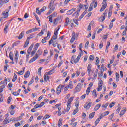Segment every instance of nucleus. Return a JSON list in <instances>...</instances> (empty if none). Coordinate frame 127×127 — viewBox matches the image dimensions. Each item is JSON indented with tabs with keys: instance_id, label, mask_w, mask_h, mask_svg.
Returning <instances> with one entry per match:
<instances>
[{
	"instance_id": "obj_38",
	"label": "nucleus",
	"mask_w": 127,
	"mask_h": 127,
	"mask_svg": "<svg viewBox=\"0 0 127 127\" xmlns=\"http://www.w3.org/2000/svg\"><path fill=\"white\" fill-rule=\"evenodd\" d=\"M125 113H126V110H125V109L122 110L120 112V116L121 117H122V116H123V115H124V114H125Z\"/></svg>"
},
{
	"instance_id": "obj_11",
	"label": "nucleus",
	"mask_w": 127,
	"mask_h": 127,
	"mask_svg": "<svg viewBox=\"0 0 127 127\" xmlns=\"http://www.w3.org/2000/svg\"><path fill=\"white\" fill-rule=\"evenodd\" d=\"M103 89V81H101L99 84H98V87L97 88V91H100L101 90Z\"/></svg>"
},
{
	"instance_id": "obj_1",
	"label": "nucleus",
	"mask_w": 127,
	"mask_h": 127,
	"mask_svg": "<svg viewBox=\"0 0 127 127\" xmlns=\"http://www.w3.org/2000/svg\"><path fill=\"white\" fill-rule=\"evenodd\" d=\"M41 54H42V51H41V49H39L37 53L35 54V56H34L29 61V63H32V62H34V61H35V60H36V59H37V58H38V57H39V56H40V55H41Z\"/></svg>"
},
{
	"instance_id": "obj_49",
	"label": "nucleus",
	"mask_w": 127,
	"mask_h": 127,
	"mask_svg": "<svg viewBox=\"0 0 127 127\" xmlns=\"http://www.w3.org/2000/svg\"><path fill=\"white\" fill-rule=\"evenodd\" d=\"M104 71H105V66L102 64L101 67V72H104Z\"/></svg>"
},
{
	"instance_id": "obj_46",
	"label": "nucleus",
	"mask_w": 127,
	"mask_h": 127,
	"mask_svg": "<svg viewBox=\"0 0 127 127\" xmlns=\"http://www.w3.org/2000/svg\"><path fill=\"white\" fill-rule=\"evenodd\" d=\"M75 121H76V119H75V118H73L71 121H69V123L70 125V126H72V125H73V123H74L75 122Z\"/></svg>"
},
{
	"instance_id": "obj_5",
	"label": "nucleus",
	"mask_w": 127,
	"mask_h": 127,
	"mask_svg": "<svg viewBox=\"0 0 127 127\" xmlns=\"http://www.w3.org/2000/svg\"><path fill=\"white\" fill-rule=\"evenodd\" d=\"M91 71H92V64H89L87 66V72H88V76H90Z\"/></svg>"
},
{
	"instance_id": "obj_13",
	"label": "nucleus",
	"mask_w": 127,
	"mask_h": 127,
	"mask_svg": "<svg viewBox=\"0 0 127 127\" xmlns=\"http://www.w3.org/2000/svg\"><path fill=\"white\" fill-rule=\"evenodd\" d=\"M92 106V102H89L88 104H85L84 106V109L86 110H89L90 108Z\"/></svg>"
},
{
	"instance_id": "obj_23",
	"label": "nucleus",
	"mask_w": 127,
	"mask_h": 127,
	"mask_svg": "<svg viewBox=\"0 0 127 127\" xmlns=\"http://www.w3.org/2000/svg\"><path fill=\"white\" fill-rule=\"evenodd\" d=\"M101 104H98L97 105H96L94 108V111H98V110H99V109H100V108L101 107Z\"/></svg>"
},
{
	"instance_id": "obj_50",
	"label": "nucleus",
	"mask_w": 127,
	"mask_h": 127,
	"mask_svg": "<svg viewBox=\"0 0 127 127\" xmlns=\"http://www.w3.org/2000/svg\"><path fill=\"white\" fill-rule=\"evenodd\" d=\"M104 117H106V114L103 113L102 114H101V116H100L99 118L101 120V119H103Z\"/></svg>"
},
{
	"instance_id": "obj_47",
	"label": "nucleus",
	"mask_w": 127,
	"mask_h": 127,
	"mask_svg": "<svg viewBox=\"0 0 127 127\" xmlns=\"http://www.w3.org/2000/svg\"><path fill=\"white\" fill-rule=\"evenodd\" d=\"M89 60H94V59H95V56H94V55H91L89 56Z\"/></svg>"
},
{
	"instance_id": "obj_34",
	"label": "nucleus",
	"mask_w": 127,
	"mask_h": 127,
	"mask_svg": "<svg viewBox=\"0 0 127 127\" xmlns=\"http://www.w3.org/2000/svg\"><path fill=\"white\" fill-rule=\"evenodd\" d=\"M45 30V29H42L41 32L38 34V35H39V36H41V35H43V34L44 33Z\"/></svg>"
},
{
	"instance_id": "obj_12",
	"label": "nucleus",
	"mask_w": 127,
	"mask_h": 127,
	"mask_svg": "<svg viewBox=\"0 0 127 127\" xmlns=\"http://www.w3.org/2000/svg\"><path fill=\"white\" fill-rule=\"evenodd\" d=\"M76 11V8H72L71 10H68L67 12V15H71L73 12Z\"/></svg>"
},
{
	"instance_id": "obj_56",
	"label": "nucleus",
	"mask_w": 127,
	"mask_h": 127,
	"mask_svg": "<svg viewBox=\"0 0 127 127\" xmlns=\"http://www.w3.org/2000/svg\"><path fill=\"white\" fill-rule=\"evenodd\" d=\"M83 54H84V53H83V51H81L80 53H79L78 56H77V57H78V58H81V56H83Z\"/></svg>"
},
{
	"instance_id": "obj_55",
	"label": "nucleus",
	"mask_w": 127,
	"mask_h": 127,
	"mask_svg": "<svg viewBox=\"0 0 127 127\" xmlns=\"http://www.w3.org/2000/svg\"><path fill=\"white\" fill-rule=\"evenodd\" d=\"M46 10V7L44 6L42 8V9L40 10V12H43V11H45V10Z\"/></svg>"
},
{
	"instance_id": "obj_41",
	"label": "nucleus",
	"mask_w": 127,
	"mask_h": 127,
	"mask_svg": "<svg viewBox=\"0 0 127 127\" xmlns=\"http://www.w3.org/2000/svg\"><path fill=\"white\" fill-rule=\"evenodd\" d=\"M96 63H95V65H98V64H99V63L100 62V59L99 58H98V57H96Z\"/></svg>"
},
{
	"instance_id": "obj_59",
	"label": "nucleus",
	"mask_w": 127,
	"mask_h": 127,
	"mask_svg": "<svg viewBox=\"0 0 127 127\" xmlns=\"http://www.w3.org/2000/svg\"><path fill=\"white\" fill-rule=\"evenodd\" d=\"M93 96H95V97L98 96V94L96 93V89H94L92 93Z\"/></svg>"
},
{
	"instance_id": "obj_9",
	"label": "nucleus",
	"mask_w": 127,
	"mask_h": 127,
	"mask_svg": "<svg viewBox=\"0 0 127 127\" xmlns=\"http://www.w3.org/2000/svg\"><path fill=\"white\" fill-rule=\"evenodd\" d=\"M38 30V29L37 28H32L28 31H27L26 33V34H29V33H31L32 32H34V31H37Z\"/></svg>"
},
{
	"instance_id": "obj_35",
	"label": "nucleus",
	"mask_w": 127,
	"mask_h": 127,
	"mask_svg": "<svg viewBox=\"0 0 127 127\" xmlns=\"http://www.w3.org/2000/svg\"><path fill=\"white\" fill-rule=\"evenodd\" d=\"M58 27L59 28L56 30L54 31V35H57V34H58V31H59V29L60 28V26H59Z\"/></svg>"
},
{
	"instance_id": "obj_27",
	"label": "nucleus",
	"mask_w": 127,
	"mask_h": 127,
	"mask_svg": "<svg viewBox=\"0 0 127 127\" xmlns=\"http://www.w3.org/2000/svg\"><path fill=\"white\" fill-rule=\"evenodd\" d=\"M72 81L69 82V84L68 85L66 86L69 89L72 90L73 89V84H72Z\"/></svg>"
},
{
	"instance_id": "obj_29",
	"label": "nucleus",
	"mask_w": 127,
	"mask_h": 127,
	"mask_svg": "<svg viewBox=\"0 0 127 127\" xmlns=\"http://www.w3.org/2000/svg\"><path fill=\"white\" fill-rule=\"evenodd\" d=\"M9 57L10 59H11L12 61H13V54L12 53V52H10Z\"/></svg>"
},
{
	"instance_id": "obj_25",
	"label": "nucleus",
	"mask_w": 127,
	"mask_h": 127,
	"mask_svg": "<svg viewBox=\"0 0 127 127\" xmlns=\"http://www.w3.org/2000/svg\"><path fill=\"white\" fill-rule=\"evenodd\" d=\"M24 35V31H23L19 35L18 38V39H22V37H23Z\"/></svg>"
},
{
	"instance_id": "obj_43",
	"label": "nucleus",
	"mask_w": 127,
	"mask_h": 127,
	"mask_svg": "<svg viewBox=\"0 0 127 127\" xmlns=\"http://www.w3.org/2000/svg\"><path fill=\"white\" fill-rule=\"evenodd\" d=\"M11 100H12V98L11 97V96H9L8 98V99H7V103L8 104H10V102H11Z\"/></svg>"
},
{
	"instance_id": "obj_2",
	"label": "nucleus",
	"mask_w": 127,
	"mask_h": 127,
	"mask_svg": "<svg viewBox=\"0 0 127 127\" xmlns=\"http://www.w3.org/2000/svg\"><path fill=\"white\" fill-rule=\"evenodd\" d=\"M34 44H32L29 47V48L27 50V53L28 54L26 55V61H28V59L29 58V54H31V51L32 50V49L33 48Z\"/></svg>"
},
{
	"instance_id": "obj_4",
	"label": "nucleus",
	"mask_w": 127,
	"mask_h": 127,
	"mask_svg": "<svg viewBox=\"0 0 127 127\" xmlns=\"http://www.w3.org/2000/svg\"><path fill=\"white\" fill-rule=\"evenodd\" d=\"M51 35V34H50V32L49 31H48V32H47V36L45 37L42 40V43H45V42H46V40L49 39V38H50V36Z\"/></svg>"
},
{
	"instance_id": "obj_8",
	"label": "nucleus",
	"mask_w": 127,
	"mask_h": 127,
	"mask_svg": "<svg viewBox=\"0 0 127 127\" xmlns=\"http://www.w3.org/2000/svg\"><path fill=\"white\" fill-rule=\"evenodd\" d=\"M19 57V55L18 54V52L16 51L15 56L14 57V59L15 60V62H16V64H17L18 60V57Z\"/></svg>"
},
{
	"instance_id": "obj_63",
	"label": "nucleus",
	"mask_w": 127,
	"mask_h": 127,
	"mask_svg": "<svg viewBox=\"0 0 127 127\" xmlns=\"http://www.w3.org/2000/svg\"><path fill=\"white\" fill-rule=\"evenodd\" d=\"M9 1V0H2V3H7Z\"/></svg>"
},
{
	"instance_id": "obj_36",
	"label": "nucleus",
	"mask_w": 127,
	"mask_h": 127,
	"mask_svg": "<svg viewBox=\"0 0 127 127\" xmlns=\"http://www.w3.org/2000/svg\"><path fill=\"white\" fill-rule=\"evenodd\" d=\"M17 79V75L14 73L13 79L12 80V81L15 82Z\"/></svg>"
},
{
	"instance_id": "obj_20",
	"label": "nucleus",
	"mask_w": 127,
	"mask_h": 127,
	"mask_svg": "<svg viewBox=\"0 0 127 127\" xmlns=\"http://www.w3.org/2000/svg\"><path fill=\"white\" fill-rule=\"evenodd\" d=\"M8 27H9V24L5 25V28L4 29V33H5V34L7 33V29H8Z\"/></svg>"
},
{
	"instance_id": "obj_17",
	"label": "nucleus",
	"mask_w": 127,
	"mask_h": 127,
	"mask_svg": "<svg viewBox=\"0 0 127 127\" xmlns=\"http://www.w3.org/2000/svg\"><path fill=\"white\" fill-rule=\"evenodd\" d=\"M9 11V10H8V11H7V12L4 11L2 12V14L3 15L4 18H7V17H8V12Z\"/></svg>"
},
{
	"instance_id": "obj_60",
	"label": "nucleus",
	"mask_w": 127,
	"mask_h": 127,
	"mask_svg": "<svg viewBox=\"0 0 127 127\" xmlns=\"http://www.w3.org/2000/svg\"><path fill=\"white\" fill-rule=\"evenodd\" d=\"M97 76H98V74H97V72H95L94 75H93V79L94 80H96V79H97Z\"/></svg>"
},
{
	"instance_id": "obj_44",
	"label": "nucleus",
	"mask_w": 127,
	"mask_h": 127,
	"mask_svg": "<svg viewBox=\"0 0 127 127\" xmlns=\"http://www.w3.org/2000/svg\"><path fill=\"white\" fill-rule=\"evenodd\" d=\"M50 118V116H49L48 114H46L45 115V116L43 117V120H46L47 119H49Z\"/></svg>"
},
{
	"instance_id": "obj_52",
	"label": "nucleus",
	"mask_w": 127,
	"mask_h": 127,
	"mask_svg": "<svg viewBox=\"0 0 127 127\" xmlns=\"http://www.w3.org/2000/svg\"><path fill=\"white\" fill-rule=\"evenodd\" d=\"M113 26H114V24L113 23L111 22L109 25V29L110 30H111V29H112V28H113Z\"/></svg>"
},
{
	"instance_id": "obj_32",
	"label": "nucleus",
	"mask_w": 127,
	"mask_h": 127,
	"mask_svg": "<svg viewBox=\"0 0 127 127\" xmlns=\"http://www.w3.org/2000/svg\"><path fill=\"white\" fill-rule=\"evenodd\" d=\"M112 16V8L110 7L108 13V18H110Z\"/></svg>"
},
{
	"instance_id": "obj_51",
	"label": "nucleus",
	"mask_w": 127,
	"mask_h": 127,
	"mask_svg": "<svg viewBox=\"0 0 127 127\" xmlns=\"http://www.w3.org/2000/svg\"><path fill=\"white\" fill-rule=\"evenodd\" d=\"M79 61H80V58H79V57H77V58L76 59H75L74 60V63H78V62H79Z\"/></svg>"
},
{
	"instance_id": "obj_64",
	"label": "nucleus",
	"mask_w": 127,
	"mask_h": 127,
	"mask_svg": "<svg viewBox=\"0 0 127 127\" xmlns=\"http://www.w3.org/2000/svg\"><path fill=\"white\" fill-rule=\"evenodd\" d=\"M68 89H69V88L67 86H66L64 88V94H66V93H67V91H68Z\"/></svg>"
},
{
	"instance_id": "obj_26",
	"label": "nucleus",
	"mask_w": 127,
	"mask_h": 127,
	"mask_svg": "<svg viewBox=\"0 0 127 127\" xmlns=\"http://www.w3.org/2000/svg\"><path fill=\"white\" fill-rule=\"evenodd\" d=\"M28 44H29V38H27L26 41L24 45V48H25V47H27Z\"/></svg>"
},
{
	"instance_id": "obj_40",
	"label": "nucleus",
	"mask_w": 127,
	"mask_h": 127,
	"mask_svg": "<svg viewBox=\"0 0 127 127\" xmlns=\"http://www.w3.org/2000/svg\"><path fill=\"white\" fill-rule=\"evenodd\" d=\"M42 69V67H40L38 70V75L39 76H41V70Z\"/></svg>"
},
{
	"instance_id": "obj_61",
	"label": "nucleus",
	"mask_w": 127,
	"mask_h": 127,
	"mask_svg": "<svg viewBox=\"0 0 127 127\" xmlns=\"http://www.w3.org/2000/svg\"><path fill=\"white\" fill-rule=\"evenodd\" d=\"M86 14V13L85 12H84L82 15L80 16V19H82L83 18V17H84V16H85Z\"/></svg>"
},
{
	"instance_id": "obj_62",
	"label": "nucleus",
	"mask_w": 127,
	"mask_h": 127,
	"mask_svg": "<svg viewBox=\"0 0 127 127\" xmlns=\"http://www.w3.org/2000/svg\"><path fill=\"white\" fill-rule=\"evenodd\" d=\"M62 125V123L61 122V120L59 119L58 121V127L61 126Z\"/></svg>"
},
{
	"instance_id": "obj_19",
	"label": "nucleus",
	"mask_w": 127,
	"mask_h": 127,
	"mask_svg": "<svg viewBox=\"0 0 127 127\" xmlns=\"http://www.w3.org/2000/svg\"><path fill=\"white\" fill-rule=\"evenodd\" d=\"M103 15L104 16H101L100 18H99V21H102L103 22V21H104V20H105V19H106V13H104Z\"/></svg>"
},
{
	"instance_id": "obj_57",
	"label": "nucleus",
	"mask_w": 127,
	"mask_h": 127,
	"mask_svg": "<svg viewBox=\"0 0 127 127\" xmlns=\"http://www.w3.org/2000/svg\"><path fill=\"white\" fill-rule=\"evenodd\" d=\"M58 23V21H57V20H56L55 19H54V22H53L54 25H53V26H55V25H56Z\"/></svg>"
},
{
	"instance_id": "obj_24",
	"label": "nucleus",
	"mask_w": 127,
	"mask_h": 127,
	"mask_svg": "<svg viewBox=\"0 0 127 127\" xmlns=\"http://www.w3.org/2000/svg\"><path fill=\"white\" fill-rule=\"evenodd\" d=\"M44 80L46 82L47 81H48V80H49V76H48V74H47V73L45 74L44 76Z\"/></svg>"
},
{
	"instance_id": "obj_7",
	"label": "nucleus",
	"mask_w": 127,
	"mask_h": 127,
	"mask_svg": "<svg viewBox=\"0 0 127 127\" xmlns=\"http://www.w3.org/2000/svg\"><path fill=\"white\" fill-rule=\"evenodd\" d=\"M75 39H77V36H76V34L75 33V32H73L72 38L70 40L71 43H73V42L75 41Z\"/></svg>"
},
{
	"instance_id": "obj_53",
	"label": "nucleus",
	"mask_w": 127,
	"mask_h": 127,
	"mask_svg": "<svg viewBox=\"0 0 127 127\" xmlns=\"http://www.w3.org/2000/svg\"><path fill=\"white\" fill-rule=\"evenodd\" d=\"M77 125H78V122H73L72 123V124L71 125L72 127H77Z\"/></svg>"
},
{
	"instance_id": "obj_31",
	"label": "nucleus",
	"mask_w": 127,
	"mask_h": 127,
	"mask_svg": "<svg viewBox=\"0 0 127 127\" xmlns=\"http://www.w3.org/2000/svg\"><path fill=\"white\" fill-rule=\"evenodd\" d=\"M73 100H74V97H70V98L68 99L67 101V103L72 104V102H73Z\"/></svg>"
},
{
	"instance_id": "obj_33",
	"label": "nucleus",
	"mask_w": 127,
	"mask_h": 127,
	"mask_svg": "<svg viewBox=\"0 0 127 127\" xmlns=\"http://www.w3.org/2000/svg\"><path fill=\"white\" fill-rule=\"evenodd\" d=\"M13 121H16V119H15L14 117L11 118L10 119L7 120V123H10V122Z\"/></svg>"
},
{
	"instance_id": "obj_39",
	"label": "nucleus",
	"mask_w": 127,
	"mask_h": 127,
	"mask_svg": "<svg viewBox=\"0 0 127 127\" xmlns=\"http://www.w3.org/2000/svg\"><path fill=\"white\" fill-rule=\"evenodd\" d=\"M36 12L37 13V14H39V15L41 14V12H40V10L39 11V8H37L36 9Z\"/></svg>"
},
{
	"instance_id": "obj_28",
	"label": "nucleus",
	"mask_w": 127,
	"mask_h": 127,
	"mask_svg": "<svg viewBox=\"0 0 127 127\" xmlns=\"http://www.w3.org/2000/svg\"><path fill=\"white\" fill-rule=\"evenodd\" d=\"M54 69H51L50 71H49L48 72L46 73V74H47V75H52V74H53L54 73Z\"/></svg>"
},
{
	"instance_id": "obj_10",
	"label": "nucleus",
	"mask_w": 127,
	"mask_h": 127,
	"mask_svg": "<svg viewBox=\"0 0 127 127\" xmlns=\"http://www.w3.org/2000/svg\"><path fill=\"white\" fill-rule=\"evenodd\" d=\"M66 22L64 25V26H68V24H70V23H71V22H72V20H70L69 19V17H67L65 19Z\"/></svg>"
},
{
	"instance_id": "obj_15",
	"label": "nucleus",
	"mask_w": 127,
	"mask_h": 127,
	"mask_svg": "<svg viewBox=\"0 0 127 127\" xmlns=\"http://www.w3.org/2000/svg\"><path fill=\"white\" fill-rule=\"evenodd\" d=\"M94 3H95V1H93V2H92L90 4L89 8L88 9L89 11H92L93 10V9L94 8Z\"/></svg>"
},
{
	"instance_id": "obj_21",
	"label": "nucleus",
	"mask_w": 127,
	"mask_h": 127,
	"mask_svg": "<svg viewBox=\"0 0 127 127\" xmlns=\"http://www.w3.org/2000/svg\"><path fill=\"white\" fill-rule=\"evenodd\" d=\"M29 75H30V72L27 71L24 75L25 79H27L29 77Z\"/></svg>"
},
{
	"instance_id": "obj_37",
	"label": "nucleus",
	"mask_w": 127,
	"mask_h": 127,
	"mask_svg": "<svg viewBox=\"0 0 127 127\" xmlns=\"http://www.w3.org/2000/svg\"><path fill=\"white\" fill-rule=\"evenodd\" d=\"M90 92H91V88L88 87L86 90V95H89V94H90Z\"/></svg>"
},
{
	"instance_id": "obj_48",
	"label": "nucleus",
	"mask_w": 127,
	"mask_h": 127,
	"mask_svg": "<svg viewBox=\"0 0 127 127\" xmlns=\"http://www.w3.org/2000/svg\"><path fill=\"white\" fill-rule=\"evenodd\" d=\"M115 104H116V102H112V103H111L109 105V107L110 108H113V107H114V106H115Z\"/></svg>"
},
{
	"instance_id": "obj_14",
	"label": "nucleus",
	"mask_w": 127,
	"mask_h": 127,
	"mask_svg": "<svg viewBox=\"0 0 127 127\" xmlns=\"http://www.w3.org/2000/svg\"><path fill=\"white\" fill-rule=\"evenodd\" d=\"M106 7H107V2H105L104 5H102L101 8L100 10V12H102V11H104L105 9H106Z\"/></svg>"
},
{
	"instance_id": "obj_6",
	"label": "nucleus",
	"mask_w": 127,
	"mask_h": 127,
	"mask_svg": "<svg viewBox=\"0 0 127 127\" xmlns=\"http://www.w3.org/2000/svg\"><path fill=\"white\" fill-rule=\"evenodd\" d=\"M82 89V84L81 83H78V85L75 87V91L76 92H80L81 91V89Z\"/></svg>"
},
{
	"instance_id": "obj_18",
	"label": "nucleus",
	"mask_w": 127,
	"mask_h": 127,
	"mask_svg": "<svg viewBox=\"0 0 127 127\" xmlns=\"http://www.w3.org/2000/svg\"><path fill=\"white\" fill-rule=\"evenodd\" d=\"M61 93V88H60V85H59L56 89L57 95H59Z\"/></svg>"
},
{
	"instance_id": "obj_42",
	"label": "nucleus",
	"mask_w": 127,
	"mask_h": 127,
	"mask_svg": "<svg viewBox=\"0 0 127 127\" xmlns=\"http://www.w3.org/2000/svg\"><path fill=\"white\" fill-rule=\"evenodd\" d=\"M100 121H101V119L99 118H98L96 119V120L95 122V126H97V125H98V124H99Z\"/></svg>"
},
{
	"instance_id": "obj_58",
	"label": "nucleus",
	"mask_w": 127,
	"mask_h": 127,
	"mask_svg": "<svg viewBox=\"0 0 127 127\" xmlns=\"http://www.w3.org/2000/svg\"><path fill=\"white\" fill-rule=\"evenodd\" d=\"M114 113L112 114L111 115L109 116V119L111 121H112V119L113 118H114Z\"/></svg>"
},
{
	"instance_id": "obj_30",
	"label": "nucleus",
	"mask_w": 127,
	"mask_h": 127,
	"mask_svg": "<svg viewBox=\"0 0 127 127\" xmlns=\"http://www.w3.org/2000/svg\"><path fill=\"white\" fill-rule=\"evenodd\" d=\"M95 116V112H93L89 114V119H93Z\"/></svg>"
},
{
	"instance_id": "obj_16",
	"label": "nucleus",
	"mask_w": 127,
	"mask_h": 127,
	"mask_svg": "<svg viewBox=\"0 0 127 127\" xmlns=\"http://www.w3.org/2000/svg\"><path fill=\"white\" fill-rule=\"evenodd\" d=\"M79 13H80V10L76 11L72 16H75V18H78L79 17Z\"/></svg>"
},
{
	"instance_id": "obj_45",
	"label": "nucleus",
	"mask_w": 127,
	"mask_h": 127,
	"mask_svg": "<svg viewBox=\"0 0 127 127\" xmlns=\"http://www.w3.org/2000/svg\"><path fill=\"white\" fill-rule=\"evenodd\" d=\"M48 53V50L46 49L44 51V53L43 54V56H46V54Z\"/></svg>"
},
{
	"instance_id": "obj_22",
	"label": "nucleus",
	"mask_w": 127,
	"mask_h": 127,
	"mask_svg": "<svg viewBox=\"0 0 127 127\" xmlns=\"http://www.w3.org/2000/svg\"><path fill=\"white\" fill-rule=\"evenodd\" d=\"M67 106L66 112H67V113H68L69 112V111H70V109H71V106H72V104L67 103Z\"/></svg>"
},
{
	"instance_id": "obj_54",
	"label": "nucleus",
	"mask_w": 127,
	"mask_h": 127,
	"mask_svg": "<svg viewBox=\"0 0 127 127\" xmlns=\"http://www.w3.org/2000/svg\"><path fill=\"white\" fill-rule=\"evenodd\" d=\"M57 13L56 12L53 13L52 15H50V17H55L56 16Z\"/></svg>"
},
{
	"instance_id": "obj_3",
	"label": "nucleus",
	"mask_w": 127,
	"mask_h": 127,
	"mask_svg": "<svg viewBox=\"0 0 127 127\" xmlns=\"http://www.w3.org/2000/svg\"><path fill=\"white\" fill-rule=\"evenodd\" d=\"M38 46H39V44L38 43L35 45L34 48L31 52V56H33L34 54H35V52H36L37 49L38 48Z\"/></svg>"
}]
</instances>
